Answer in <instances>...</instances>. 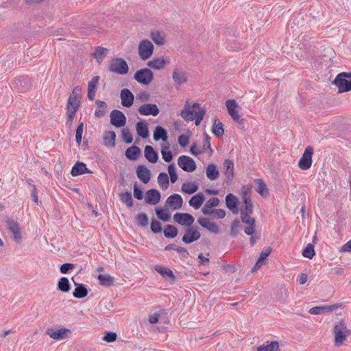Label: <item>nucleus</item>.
I'll use <instances>...</instances> for the list:
<instances>
[{
    "instance_id": "11",
    "label": "nucleus",
    "mask_w": 351,
    "mask_h": 351,
    "mask_svg": "<svg viewBox=\"0 0 351 351\" xmlns=\"http://www.w3.org/2000/svg\"><path fill=\"white\" fill-rule=\"evenodd\" d=\"M173 220L178 224L191 227L194 223V217L189 213H176L173 215Z\"/></svg>"
},
{
    "instance_id": "55",
    "label": "nucleus",
    "mask_w": 351,
    "mask_h": 351,
    "mask_svg": "<svg viewBox=\"0 0 351 351\" xmlns=\"http://www.w3.org/2000/svg\"><path fill=\"white\" fill-rule=\"evenodd\" d=\"M219 204V199L217 197H212L205 203L202 210H212V208L216 207Z\"/></svg>"
},
{
    "instance_id": "7",
    "label": "nucleus",
    "mask_w": 351,
    "mask_h": 351,
    "mask_svg": "<svg viewBox=\"0 0 351 351\" xmlns=\"http://www.w3.org/2000/svg\"><path fill=\"white\" fill-rule=\"evenodd\" d=\"M314 149L311 146H307L302 157L298 162V166L302 170H307L311 168L312 165V156L313 155Z\"/></svg>"
},
{
    "instance_id": "62",
    "label": "nucleus",
    "mask_w": 351,
    "mask_h": 351,
    "mask_svg": "<svg viewBox=\"0 0 351 351\" xmlns=\"http://www.w3.org/2000/svg\"><path fill=\"white\" fill-rule=\"evenodd\" d=\"M75 268V265L73 263H66L60 267V271L61 274H67L70 270Z\"/></svg>"
},
{
    "instance_id": "13",
    "label": "nucleus",
    "mask_w": 351,
    "mask_h": 351,
    "mask_svg": "<svg viewBox=\"0 0 351 351\" xmlns=\"http://www.w3.org/2000/svg\"><path fill=\"white\" fill-rule=\"evenodd\" d=\"M341 306L340 304L315 306L310 308L308 313L311 315H323L335 311Z\"/></svg>"
},
{
    "instance_id": "28",
    "label": "nucleus",
    "mask_w": 351,
    "mask_h": 351,
    "mask_svg": "<svg viewBox=\"0 0 351 351\" xmlns=\"http://www.w3.org/2000/svg\"><path fill=\"white\" fill-rule=\"evenodd\" d=\"M172 78L174 82L178 85H181L187 81L186 74L184 72L180 71L178 68H176L173 70Z\"/></svg>"
},
{
    "instance_id": "26",
    "label": "nucleus",
    "mask_w": 351,
    "mask_h": 351,
    "mask_svg": "<svg viewBox=\"0 0 351 351\" xmlns=\"http://www.w3.org/2000/svg\"><path fill=\"white\" fill-rule=\"evenodd\" d=\"M145 158L152 163H155L158 159V154L152 146L146 145L144 150Z\"/></svg>"
},
{
    "instance_id": "4",
    "label": "nucleus",
    "mask_w": 351,
    "mask_h": 351,
    "mask_svg": "<svg viewBox=\"0 0 351 351\" xmlns=\"http://www.w3.org/2000/svg\"><path fill=\"white\" fill-rule=\"evenodd\" d=\"M134 79L141 84L149 85L154 80V73L149 69H141L136 71Z\"/></svg>"
},
{
    "instance_id": "31",
    "label": "nucleus",
    "mask_w": 351,
    "mask_h": 351,
    "mask_svg": "<svg viewBox=\"0 0 351 351\" xmlns=\"http://www.w3.org/2000/svg\"><path fill=\"white\" fill-rule=\"evenodd\" d=\"M226 168L225 176L229 182H232L234 178V163L230 159H226L223 163Z\"/></svg>"
},
{
    "instance_id": "2",
    "label": "nucleus",
    "mask_w": 351,
    "mask_h": 351,
    "mask_svg": "<svg viewBox=\"0 0 351 351\" xmlns=\"http://www.w3.org/2000/svg\"><path fill=\"white\" fill-rule=\"evenodd\" d=\"M332 332L335 336V344L340 346L351 334V330L347 328L343 320H341L334 325Z\"/></svg>"
},
{
    "instance_id": "16",
    "label": "nucleus",
    "mask_w": 351,
    "mask_h": 351,
    "mask_svg": "<svg viewBox=\"0 0 351 351\" xmlns=\"http://www.w3.org/2000/svg\"><path fill=\"white\" fill-rule=\"evenodd\" d=\"M160 193L157 189H152L146 192L145 201L147 204L156 205L160 202Z\"/></svg>"
},
{
    "instance_id": "5",
    "label": "nucleus",
    "mask_w": 351,
    "mask_h": 351,
    "mask_svg": "<svg viewBox=\"0 0 351 351\" xmlns=\"http://www.w3.org/2000/svg\"><path fill=\"white\" fill-rule=\"evenodd\" d=\"M226 106L228 112V114L233 119L234 121L239 125H242L244 123V119L239 114L238 109L240 108L239 106L234 99H228L226 102Z\"/></svg>"
},
{
    "instance_id": "54",
    "label": "nucleus",
    "mask_w": 351,
    "mask_h": 351,
    "mask_svg": "<svg viewBox=\"0 0 351 351\" xmlns=\"http://www.w3.org/2000/svg\"><path fill=\"white\" fill-rule=\"evenodd\" d=\"M121 137L123 141L127 143L130 144L133 141V136L132 134L130 132V130L128 128H123L121 130Z\"/></svg>"
},
{
    "instance_id": "39",
    "label": "nucleus",
    "mask_w": 351,
    "mask_h": 351,
    "mask_svg": "<svg viewBox=\"0 0 351 351\" xmlns=\"http://www.w3.org/2000/svg\"><path fill=\"white\" fill-rule=\"evenodd\" d=\"M178 228L173 225H166L163 230L164 236L168 239H173L178 235Z\"/></svg>"
},
{
    "instance_id": "17",
    "label": "nucleus",
    "mask_w": 351,
    "mask_h": 351,
    "mask_svg": "<svg viewBox=\"0 0 351 351\" xmlns=\"http://www.w3.org/2000/svg\"><path fill=\"white\" fill-rule=\"evenodd\" d=\"M70 330L67 328H60L53 330V328H48L46 330V334L53 339H64L68 337V333Z\"/></svg>"
},
{
    "instance_id": "19",
    "label": "nucleus",
    "mask_w": 351,
    "mask_h": 351,
    "mask_svg": "<svg viewBox=\"0 0 351 351\" xmlns=\"http://www.w3.org/2000/svg\"><path fill=\"white\" fill-rule=\"evenodd\" d=\"M197 222L202 227L213 233L217 234L219 232L218 225L215 222L210 221L208 218L200 217L197 219Z\"/></svg>"
},
{
    "instance_id": "25",
    "label": "nucleus",
    "mask_w": 351,
    "mask_h": 351,
    "mask_svg": "<svg viewBox=\"0 0 351 351\" xmlns=\"http://www.w3.org/2000/svg\"><path fill=\"white\" fill-rule=\"evenodd\" d=\"M169 63V59L167 58H154L147 62V66L154 69L160 70L165 67L167 64Z\"/></svg>"
},
{
    "instance_id": "15",
    "label": "nucleus",
    "mask_w": 351,
    "mask_h": 351,
    "mask_svg": "<svg viewBox=\"0 0 351 351\" xmlns=\"http://www.w3.org/2000/svg\"><path fill=\"white\" fill-rule=\"evenodd\" d=\"M120 97L121 104L125 108H130L134 103V96L130 90L123 88L121 90Z\"/></svg>"
},
{
    "instance_id": "37",
    "label": "nucleus",
    "mask_w": 351,
    "mask_h": 351,
    "mask_svg": "<svg viewBox=\"0 0 351 351\" xmlns=\"http://www.w3.org/2000/svg\"><path fill=\"white\" fill-rule=\"evenodd\" d=\"M267 344L260 346L257 348V351H279V343L276 341L269 343L266 342Z\"/></svg>"
},
{
    "instance_id": "10",
    "label": "nucleus",
    "mask_w": 351,
    "mask_h": 351,
    "mask_svg": "<svg viewBox=\"0 0 351 351\" xmlns=\"http://www.w3.org/2000/svg\"><path fill=\"white\" fill-rule=\"evenodd\" d=\"M201 237L200 232L198 231L197 228L193 226L187 228L185 230V233L182 237V241L186 244L192 243L197 241Z\"/></svg>"
},
{
    "instance_id": "53",
    "label": "nucleus",
    "mask_w": 351,
    "mask_h": 351,
    "mask_svg": "<svg viewBox=\"0 0 351 351\" xmlns=\"http://www.w3.org/2000/svg\"><path fill=\"white\" fill-rule=\"evenodd\" d=\"M17 84H20L21 86H23L24 84V87L21 88V91L23 92L30 88L31 82L27 77L22 76L17 80Z\"/></svg>"
},
{
    "instance_id": "38",
    "label": "nucleus",
    "mask_w": 351,
    "mask_h": 351,
    "mask_svg": "<svg viewBox=\"0 0 351 351\" xmlns=\"http://www.w3.org/2000/svg\"><path fill=\"white\" fill-rule=\"evenodd\" d=\"M57 289L63 293H68L71 289L69 279L66 277L60 278L58 282Z\"/></svg>"
},
{
    "instance_id": "14",
    "label": "nucleus",
    "mask_w": 351,
    "mask_h": 351,
    "mask_svg": "<svg viewBox=\"0 0 351 351\" xmlns=\"http://www.w3.org/2000/svg\"><path fill=\"white\" fill-rule=\"evenodd\" d=\"M138 112L141 115L156 117L159 114L160 110L155 104H145L138 108Z\"/></svg>"
},
{
    "instance_id": "21",
    "label": "nucleus",
    "mask_w": 351,
    "mask_h": 351,
    "mask_svg": "<svg viewBox=\"0 0 351 351\" xmlns=\"http://www.w3.org/2000/svg\"><path fill=\"white\" fill-rule=\"evenodd\" d=\"M72 280L75 286V289L73 292V296L77 299H82L86 297L88 293L86 286L84 284L75 282L74 278H72Z\"/></svg>"
},
{
    "instance_id": "8",
    "label": "nucleus",
    "mask_w": 351,
    "mask_h": 351,
    "mask_svg": "<svg viewBox=\"0 0 351 351\" xmlns=\"http://www.w3.org/2000/svg\"><path fill=\"white\" fill-rule=\"evenodd\" d=\"M110 123L116 128L123 127L126 123V117L124 113L119 110H113L110 114Z\"/></svg>"
},
{
    "instance_id": "59",
    "label": "nucleus",
    "mask_w": 351,
    "mask_h": 351,
    "mask_svg": "<svg viewBox=\"0 0 351 351\" xmlns=\"http://www.w3.org/2000/svg\"><path fill=\"white\" fill-rule=\"evenodd\" d=\"M168 172L170 176V180L171 183H175L178 180V175L176 171V167L173 163L169 165Z\"/></svg>"
},
{
    "instance_id": "50",
    "label": "nucleus",
    "mask_w": 351,
    "mask_h": 351,
    "mask_svg": "<svg viewBox=\"0 0 351 351\" xmlns=\"http://www.w3.org/2000/svg\"><path fill=\"white\" fill-rule=\"evenodd\" d=\"M155 212L158 219H160L161 221H168L169 220L171 216L167 210L162 208H156Z\"/></svg>"
},
{
    "instance_id": "64",
    "label": "nucleus",
    "mask_w": 351,
    "mask_h": 351,
    "mask_svg": "<svg viewBox=\"0 0 351 351\" xmlns=\"http://www.w3.org/2000/svg\"><path fill=\"white\" fill-rule=\"evenodd\" d=\"M117 337V335L116 332H107L106 334L104 336L103 340L108 343H112L116 341Z\"/></svg>"
},
{
    "instance_id": "36",
    "label": "nucleus",
    "mask_w": 351,
    "mask_h": 351,
    "mask_svg": "<svg viewBox=\"0 0 351 351\" xmlns=\"http://www.w3.org/2000/svg\"><path fill=\"white\" fill-rule=\"evenodd\" d=\"M125 154L129 160H136L141 154V149L138 147L133 145L126 149Z\"/></svg>"
},
{
    "instance_id": "48",
    "label": "nucleus",
    "mask_w": 351,
    "mask_h": 351,
    "mask_svg": "<svg viewBox=\"0 0 351 351\" xmlns=\"http://www.w3.org/2000/svg\"><path fill=\"white\" fill-rule=\"evenodd\" d=\"M119 197L121 202L125 204L127 207L131 208L133 206V199L130 192L122 193L119 195Z\"/></svg>"
},
{
    "instance_id": "12",
    "label": "nucleus",
    "mask_w": 351,
    "mask_h": 351,
    "mask_svg": "<svg viewBox=\"0 0 351 351\" xmlns=\"http://www.w3.org/2000/svg\"><path fill=\"white\" fill-rule=\"evenodd\" d=\"M7 228L13 234V240L17 243H21L22 240L21 229L18 222L13 219H9L6 221Z\"/></svg>"
},
{
    "instance_id": "32",
    "label": "nucleus",
    "mask_w": 351,
    "mask_h": 351,
    "mask_svg": "<svg viewBox=\"0 0 351 351\" xmlns=\"http://www.w3.org/2000/svg\"><path fill=\"white\" fill-rule=\"evenodd\" d=\"M205 200L204 195L202 193H197L193 196L189 202V205L195 209H198Z\"/></svg>"
},
{
    "instance_id": "30",
    "label": "nucleus",
    "mask_w": 351,
    "mask_h": 351,
    "mask_svg": "<svg viewBox=\"0 0 351 351\" xmlns=\"http://www.w3.org/2000/svg\"><path fill=\"white\" fill-rule=\"evenodd\" d=\"M136 128L138 135L141 138H146L149 136L148 126L145 121H138L136 123Z\"/></svg>"
},
{
    "instance_id": "23",
    "label": "nucleus",
    "mask_w": 351,
    "mask_h": 351,
    "mask_svg": "<svg viewBox=\"0 0 351 351\" xmlns=\"http://www.w3.org/2000/svg\"><path fill=\"white\" fill-rule=\"evenodd\" d=\"M226 204L227 208L233 213L237 214L239 212L238 199L232 193H228L226 197Z\"/></svg>"
},
{
    "instance_id": "9",
    "label": "nucleus",
    "mask_w": 351,
    "mask_h": 351,
    "mask_svg": "<svg viewBox=\"0 0 351 351\" xmlns=\"http://www.w3.org/2000/svg\"><path fill=\"white\" fill-rule=\"evenodd\" d=\"M178 166L186 172H193L196 169L195 160L189 156H181L178 159Z\"/></svg>"
},
{
    "instance_id": "61",
    "label": "nucleus",
    "mask_w": 351,
    "mask_h": 351,
    "mask_svg": "<svg viewBox=\"0 0 351 351\" xmlns=\"http://www.w3.org/2000/svg\"><path fill=\"white\" fill-rule=\"evenodd\" d=\"M203 147H204V149L205 151H208V150L210 154H213V150L212 149L211 145H210V137L206 132L204 133V145H203Z\"/></svg>"
},
{
    "instance_id": "63",
    "label": "nucleus",
    "mask_w": 351,
    "mask_h": 351,
    "mask_svg": "<svg viewBox=\"0 0 351 351\" xmlns=\"http://www.w3.org/2000/svg\"><path fill=\"white\" fill-rule=\"evenodd\" d=\"M99 80V76H94L90 81L88 82V90H96V88L98 85Z\"/></svg>"
},
{
    "instance_id": "3",
    "label": "nucleus",
    "mask_w": 351,
    "mask_h": 351,
    "mask_svg": "<svg viewBox=\"0 0 351 351\" xmlns=\"http://www.w3.org/2000/svg\"><path fill=\"white\" fill-rule=\"evenodd\" d=\"M108 70L117 74L126 75L129 67L127 62L122 58H114L109 63Z\"/></svg>"
},
{
    "instance_id": "24",
    "label": "nucleus",
    "mask_w": 351,
    "mask_h": 351,
    "mask_svg": "<svg viewBox=\"0 0 351 351\" xmlns=\"http://www.w3.org/2000/svg\"><path fill=\"white\" fill-rule=\"evenodd\" d=\"M116 134L114 131L106 132L103 137V145L108 148L115 146Z\"/></svg>"
},
{
    "instance_id": "34",
    "label": "nucleus",
    "mask_w": 351,
    "mask_h": 351,
    "mask_svg": "<svg viewBox=\"0 0 351 351\" xmlns=\"http://www.w3.org/2000/svg\"><path fill=\"white\" fill-rule=\"evenodd\" d=\"M202 212L205 215H210L213 219H223L226 217V211L221 208L202 210Z\"/></svg>"
},
{
    "instance_id": "42",
    "label": "nucleus",
    "mask_w": 351,
    "mask_h": 351,
    "mask_svg": "<svg viewBox=\"0 0 351 351\" xmlns=\"http://www.w3.org/2000/svg\"><path fill=\"white\" fill-rule=\"evenodd\" d=\"M97 279L99 281V284L106 287L112 286L114 280V278L108 274H99L97 276Z\"/></svg>"
},
{
    "instance_id": "40",
    "label": "nucleus",
    "mask_w": 351,
    "mask_h": 351,
    "mask_svg": "<svg viewBox=\"0 0 351 351\" xmlns=\"http://www.w3.org/2000/svg\"><path fill=\"white\" fill-rule=\"evenodd\" d=\"M255 183L257 184V188L256 189V191L259 193L262 197H266L269 192L267 188V185L263 182L262 179L257 178L254 180Z\"/></svg>"
},
{
    "instance_id": "33",
    "label": "nucleus",
    "mask_w": 351,
    "mask_h": 351,
    "mask_svg": "<svg viewBox=\"0 0 351 351\" xmlns=\"http://www.w3.org/2000/svg\"><path fill=\"white\" fill-rule=\"evenodd\" d=\"M154 269L156 271L160 274L163 278H169L171 280H175L176 278L173 271L168 267L157 265Z\"/></svg>"
},
{
    "instance_id": "56",
    "label": "nucleus",
    "mask_w": 351,
    "mask_h": 351,
    "mask_svg": "<svg viewBox=\"0 0 351 351\" xmlns=\"http://www.w3.org/2000/svg\"><path fill=\"white\" fill-rule=\"evenodd\" d=\"M151 38L158 45H162L165 43V38L159 32H153L151 33Z\"/></svg>"
},
{
    "instance_id": "18",
    "label": "nucleus",
    "mask_w": 351,
    "mask_h": 351,
    "mask_svg": "<svg viewBox=\"0 0 351 351\" xmlns=\"http://www.w3.org/2000/svg\"><path fill=\"white\" fill-rule=\"evenodd\" d=\"M183 204V199L180 195L175 193L169 196L166 200V206H169L173 210L180 209Z\"/></svg>"
},
{
    "instance_id": "1",
    "label": "nucleus",
    "mask_w": 351,
    "mask_h": 351,
    "mask_svg": "<svg viewBox=\"0 0 351 351\" xmlns=\"http://www.w3.org/2000/svg\"><path fill=\"white\" fill-rule=\"evenodd\" d=\"M191 109L189 106V102L180 112V116L186 121H193L196 125H199L205 114L206 110L200 109V105L198 103H194Z\"/></svg>"
},
{
    "instance_id": "47",
    "label": "nucleus",
    "mask_w": 351,
    "mask_h": 351,
    "mask_svg": "<svg viewBox=\"0 0 351 351\" xmlns=\"http://www.w3.org/2000/svg\"><path fill=\"white\" fill-rule=\"evenodd\" d=\"M158 182L159 186L163 189L165 190L169 187V179L168 175L165 172H161L159 173L158 176Z\"/></svg>"
},
{
    "instance_id": "49",
    "label": "nucleus",
    "mask_w": 351,
    "mask_h": 351,
    "mask_svg": "<svg viewBox=\"0 0 351 351\" xmlns=\"http://www.w3.org/2000/svg\"><path fill=\"white\" fill-rule=\"evenodd\" d=\"M136 223L141 228H145L148 224V217L145 213H141L136 216Z\"/></svg>"
},
{
    "instance_id": "58",
    "label": "nucleus",
    "mask_w": 351,
    "mask_h": 351,
    "mask_svg": "<svg viewBox=\"0 0 351 351\" xmlns=\"http://www.w3.org/2000/svg\"><path fill=\"white\" fill-rule=\"evenodd\" d=\"M151 230L154 234L160 233L162 232L161 223L156 219H152L150 225Z\"/></svg>"
},
{
    "instance_id": "29",
    "label": "nucleus",
    "mask_w": 351,
    "mask_h": 351,
    "mask_svg": "<svg viewBox=\"0 0 351 351\" xmlns=\"http://www.w3.org/2000/svg\"><path fill=\"white\" fill-rule=\"evenodd\" d=\"M153 138L155 141L162 140L166 142L168 138L167 132L162 126L157 125L154 131Z\"/></svg>"
},
{
    "instance_id": "45",
    "label": "nucleus",
    "mask_w": 351,
    "mask_h": 351,
    "mask_svg": "<svg viewBox=\"0 0 351 351\" xmlns=\"http://www.w3.org/2000/svg\"><path fill=\"white\" fill-rule=\"evenodd\" d=\"M170 145L169 143L163 145L161 148V154L162 159L167 162H169L173 159V154L171 151H169Z\"/></svg>"
},
{
    "instance_id": "44",
    "label": "nucleus",
    "mask_w": 351,
    "mask_h": 351,
    "mask_svg": "<svg viewBox=\"0 0 351 351\" xmlns=\"http://www.w3.org/2000/svg\"><path fill=\"white\" fill-rule=\"evenodd\" d=\"M212 132L217 137L221 136L224 133L223 124L217 119H215L213 121Z\"/></svg>"
},
{
    "instance_id": "57",
    "label": "nucleus",
    "mask_w": 351,
    "mask_h": 351,
    "mask_svg": "<svg viewBox=\"0 0 351 351\" xmlns=\"http://www.w3.org/2000/svg\"><path fill=\"white\" fill-rule=\"evenodd\" d=\"M302 255L305 258H312L315 255L314 247L311 243H308L303 250Z\"/></svg>"
},
{
    "instance_id": "43",
    "label": "nucleus",
    "mask_w": 351,
    "mask_h": 351,
    "mask_svg": "<svg viewBox=\"0 0 351 351\" xmlns=\"http://www.w3.org/2000/svg\"><path fill=\"white\" fill-rule=\"evenodd\" d=\"M80 106V101L77 99V98L69 96L68 99V102L66 105V110L72 111L74 108V112H77L79 107Z\"/></svg>"
},
{
    "instance_id": "60",
    "label": "nucleus",
    "mask_w": 351,
    "mask_h": 351,
    "mask_svg": "<svg viewBox=\"0 0 351 351\" xmlns=\"http://www.w3.org/2000/svg\"><path fill=\"white\" fill-rule=\"evenodd\" d=\"M240 223V221L238 219H235L232 222L230 227V236L232 237H235L239 233Z\"/></svg>"
},
{
    "instance_id": "46",
    "label": "nucleus",
    "mask_w": 351,
    "mask_h": 351,
    "mask_svg": "<svg viewBox=\"0 0 351 351\" xmlns=\"http://www.w3.org/2000/svg\"><path fill=\"white\" fill-rule=\"evenodd\" d=\"M198 190V185L195 182H185L182 186V191L186 194H193Z\"/></svg>"
},
{
    "instance_id": "41",
    "label": "nucleus",
    "mask_w": 351,
    "mask_h": 351,
    "mask_svg": "<svg viewBox=\"0 0 351 351\" xmlns=\"http://www.w3.org/2000/svg\"><path fill=\"white\" fill-rule=\"evenodd\" d=\"M107 52L108 49L106 48L98 46L95 47L93 56L99 63H101L106 57Z\"/></svg>"
},
{
    "instance_id": "51",
    "label": "nucleus",
    "mask_w": 351,
    "mask_h": 351,
    "mask_svg": "<svg viewBox=\"0 0 351 351\" xmlns=\"http://www.w3.org/2000/svg\"><path fill=\"white\" fill-rule=\"evenodd\" d=\"M252 213H244L241 211V221L247 225H253L255 223V219L250 217Z\"/></svg>"
},
{
    "instance_id": "35",
    "label": "nucleus",
    "mask_w": 351,
    "mask_h": 351,
    "mask_svg": "<svg viewBox=\"0 0 351 351\" xmlns=\"http://www.w3.org/2000/svg\"><path fill=\"white\" fill-rule=\"evenodd\" d=\"M243 205L241 208V211L244 213H253V204L252 199L247 196L246 193H244L242 196Z\"/></svg>"
},
{
    "instance_id": "52",
    "label": "nucleus",
    "mask_w": 351,
    "mask_h": 351,
    "mask_svg": "<svg viewBox=\"0 0 351 351\" xmlns=\"http://www.w3.org/2000/svg\"><path fill=\"white\" fill-rule=\"evenodd\" d=\"M84 130V123L83 122L79 121L78 125L75 132V141L78 146L81 145L82 134Z\"/></svg>"
},
{
    "instance_id": "20",
    "label": "nucleus",
    "mask_w": 351,
    "mask_h": 351,
    "mask_svg": "<svg viewBox=\"0 0 351 351\" xmlns=\"http://www.w3.org/2000/svg\"><path fill=\"white\" fill-rule=\"evenodd\" d=\"M136 175L138 179L144 184H147L151 179V172L149 169L143 165H140L136 168Z\"/></svg>"
},
{
    "instance_id": "6",
    "label": "nucleus",
    "mask_w": 351,
    "mask_h": 351,
    "mask_svg": "<svg viewBox=\"0 0 351 351\" xmlns=\"http://www.w3.org/2000/svg\"><path fill=\"white\" fill-rule=\"evenodd\" d=\"M154 45L152 43L147 40H143L138 45V56L143 60L149 59L153 54Z\"/></svg>"
},
{
    "instance_id": "22",
    "label": "nucleus",
    "mask_w": 351,
    "mask_h": 351,
    "mask_svg": "<svg viewBox=\"0 0 351 351\" xmlns=\"http://www.w3.org/2000/svg\"><path fill=\"white\" fill-rule=\"evenodd\" d=\"M91 171L86 167V165L82 162H77L72 167L71 174L73 176H78L84 173H90Z\"/></svg>"
},
{
    "instance_id": "27",
    "label": "nucleus",
    "mask_w": 351,
    "mask_h": 351,
    "mask_svg": "<svg viewBox=\"0 0 351 351\" xmlns=\"http://www.w3.org/2000/svg\"><path fill=\"white\" fill-rule=\"evenodd\" d=\"M206 174L210 180H215L219 178V172L216 165L208 164L206 169Z\"/></svg>"
}]
</instances>
